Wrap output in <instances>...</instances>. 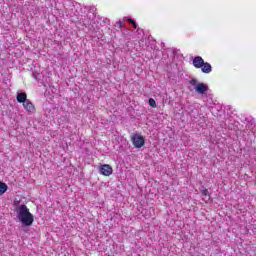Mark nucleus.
I'll return each instance as SVG.
<instances>
[{"instance_id": "8", "label": "nucleus", "mask_w": 256, "mask_h": 256, "mask_svg": "<svg viewBox=\"0 0 256 256\" xmlns=\"http://www.w3.org/2000/svg\"><path fill=\"white\" fill-rule=\"evenodd\" d=\"M18 103H25L27 100V94L25 92L18 93L16 96Z\"/></svg>"}, {"instance_id": "12", "label": "nucleus", "mask_w": 256, "mask_h": 256, "mask_svg": "<svg viewBox=\"0 0 256 256\" xmlns=\"http://www.w3.org/2000/svg\"><path fill=\"white\" fill-rule=\"evenodd\" d=\"M129 22L132 23L134 29H137V23L133 19H129Z\"/></svg>"}, {"instance_id": "1", "label": "nucleus", "mask_w": 256, "mask_h": 256, "mask_svg": "<svg viewBox=\"0 0 256 256\" xmlns=\"http://www.w3.org/2000/svg\"><path fill=\"white\" fill-rule=\"evenodd\" d=\"M17 217L20 223L24 227H31L33 225V221H35V217L29 211V208L25 204H22L16 208Z\"/></svg>"}, {"instance_id": "7", "label": "nucleus", "mask_w": 256, "mask_h": 256, "mask_svg": "<svg viewBox=\"0 0 256 256\" xmlns=\"http://www.w3.org/2000/svg\"><path fill=\"white\" fill-rule=\"evenodd\" d=\"M200 69H201L202 73H206V74L211 73V71H212V67L209 62H204Z\"/></svg>"}, {"instance_id": "11", "label": "nucleus", "mask_w": 256, "mask_h": 256, "mask_svg": "<svg viewBox=\"0 0 256 256\" xmlns=\"http://www.w3.org/2000/svg\"><path fill=\"white\" fill-rule=\"evenodd\" d=\"M148 103H149L150 107H153L154 109L157 107V103L155 102V99H153V98H150L148 100Z\"/></svg>"}, {"instance_id": "9", "label": "nucleus", "mask_w": 256, "mask_h": 256, "mask_svg": "<svg viewBox=\"0 0 256 256\" xmlns=\"http://www.w3.org/2000/svg\"><path fill=\"white\" fill-rule=\"evenodd\" d=\"M203 197H206L207 199H204L205 200V203H209V201H211V196L209 195V190L207 189H203L201 191Z\"/></svg>"}, {"instance_id": "10", "label": "nucleus", "mask_w": 256, "mask_h": 256, "mask_svg": "<svg viewBox=\"0 0 256 256\" xmlns=\"http://www.w3.org/2000/svg\"><path fill=\"white\" fill-rule=\"evenodd\" d=\"M7 192V184L0 182V195H3Z\"/></svg>"}, {"instance_id": "2", "label": "nucleus", "mask_w": 256, "mask_h": 256, "mask_svg": "<svg viewBox=\"0 0 256 256\" xmlns=\"http://www.w3.org/2000/svg\"><path fill=\"white\" fill-rule=\"evenodd\" d=\"M189 83L199 95H205L209 91V86L205 83H197V79H191Z\"/></svg>"}, {"instance_id": "3", "label": "nucleus", "mask_w": 256, "mask_h": 256, "mask_svg": "<svg viewBox=\"0 0 256 256\" xmlns=\"http://www.w3.org/2000/svg\"><path fill=\"white\" fill-rule=\"evenodd\" d=\"M132 142H133L134 147H136V149H141V147H143V145H145V138H143L142 135L134 134L132 136Z\"/></svg>"}, {"instance_id": "4", "label": "nucleus", "mask_w": 256, "mask_h": 256, "mask_svg": "<svg viewBox=\"0 0 256 256\" xmlns=\"http://www.w3.org/2000/svg\"><path fill=\"white\" fill-rule=\"evenodd\" d=\"M100 175H104V177H109V175L113 174V168L109 164H103L99 167Z\"/></svg>"}, {"instance_id": "14", "label": "nucleus", "mask_w": 256, "mask_h": 256, "mask_svg": "<svg viewBox=\"0 0 256 256\" xmlns=\"http://www.w3.org/2000/svg\"><path fill=\"white\" fill-rule=\"evenodd\" d=\"M118 25L121 27V22H118Z\"/></svg>"}, {"instance_id": "5", "label": "nucleus", "mask_w": 256, "mask_h": 256, "mask_svg": "<svg viewBox=\"0 0 256 256\" xmlns=\"http://www.w3.org/2000/svg\"><path fill=\"white\" fill-rule=\"evenodd\" d=\"M205 63V60H203V58L201 56H196L194 57L193 61H192V65L196 68V69H201L203 67V64Z\"/></svg>"}, {"instance_id": "13", "label": "nucleus", "mask_w": 256, "mask_h": 256, "mask_svg": "<svg viewBox=\"0 0 256 256\" xmlns=\"http://www.w3.org/2000/svg\"><path fill=\"white\" fill-rule=\"evenodd\" d=\"M202 199H203V201L205 202V199H207V198H206V196H204Z\"/></svg>"}, {"instance_id": "6", "label": "nucleus", "mask_w": 256, "mask_h": 256, "mask_svg": "<svg viewBox=\"0 0 256 256\" xmlns=\"http://www.w3.org/2000/svg\"><path fill=\"white\" fill-rule=\"evenodd\" d=\"M23 107L28 113H35V105L31 103V100H26V102L23 103Z\"/></svg>"}]
</instances>
